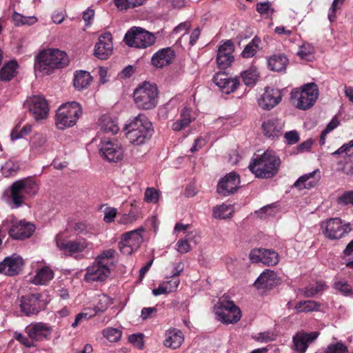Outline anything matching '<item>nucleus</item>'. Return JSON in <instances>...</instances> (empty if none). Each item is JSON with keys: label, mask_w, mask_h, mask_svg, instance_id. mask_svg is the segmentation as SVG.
Returning a JSON list of instances; mask_svg holds the SVG:
<instances>
[{"label": "nucleus", "mask_w": 353, "mask_h": 353, "mask_svg": "<svg viewBox=\"0 0 353 353\" xmlns=\"http://www.w3.org/2000/svg\"><path fill=\"white\" fill-rule=\"evenodd\" d=\"M110 303V300L108 296L103 295L100 296L98 303L94 306V310L96 312H104Z\"/></svg>", "instance_id": "52"}, {"label": "nucleus", "mask_w": 353, "mask_h": 353, "mask_svg": "<svg viewBox=\"0 0 353 353\" xmlns=\"http://www.w3.org/2000/svg\"><path fill=\"white\" fill-rule=\"evenodd\" d=\"M318 96L317 85L314 83H310L303 85L301 90H293L290 93V101L296 108L306 110L314 105Z\"/></svg>", "instance_id": "4"}, {"label": "nucleus", "mask_w": 353, "mask_h": 353, "mask_svg": "<svg viewBox=\"0 0 353 353\" xmlns=\"http://www.w3.org/2000/svg\"><path fill=\"white\" fill-rule=\"evenodd\" d=\"M23 264L22 257L17 254L6 256L0 262V274L9 276H16L21 272Z\"/></svg>", "instance_id": "16"}, {"label": "nucleus", "mask_w": 353, "mask_h": 353, "mask_svg": "<svg viewBox=\"0 0 353 353\" xmlns=\"http://www.w3.org/2000/svg\"><path fill=\"white\" fill-rule=\"evenodd\" d=\"M35 230L34 224L24 220L11 219V228L8 230L9 235L14 239L29 238Z\"/></svg>", "instance_id": "14"}, {"label": "nucleus", "mask_w": 353, "mask_h": 353, "mask_svg": "<svg viewBox=\"0 0 353 353\" xmlns=\"http://www.w3.org/2000/svg\"><path fill=\"white\" fill-rule=\"evenodd\" d=\"M128 340L134 346L138 349H143L144 346L143 334L139 333L131 334L129 336Z\"/></svg>", "instance_id": "51"}, {"label": "nucleus", "mask_w": 353, "mask_h": 353, "mask_svg": "<svg viewBox=\"0 0 353 353\" xmlns=\"http://www.w3.org/2000/svg\"><path fill=\"white\" fill-rule=\"evenodd\" d=\"M177 251L181 254H185L190 251L191 247L187 239H179L176 243Z\"/></svg>", "instance_id": "58"}, {"label": "nucleus", "mask_w": 353, "mask_h": 353, "mask_svg": "<svg viewBox=\"0 0 353 353\" xmlns=\"http://www.w3.org/2000/svg\"><path fill=\"white\" fill-rule=\"evenodd\" d=\"M94 16V11L92 9L88 8L83 13V19L87 23L86 25H89L91 21L93 19Z\"/></svg>", "instance_id": "64"}, {"label": "nucleus", "mask_w": 353, "mask_h": 353, "mask_svg": "<svg viewBox=\"0 0 353 353\" xmlns=\"http://www.w3.org/2000/svg\"><path fill=\"white\" fill-rule=\"evenodd\" d=\"M281 100V94L278 89L266 88L259 99V106L264 110H271Z\"/></svg>", "instance_id": "25"}, {"label": "nucleus", "mask_w": 353, "mask_h": 353, "mask_svg": "<svg viewBox=\"0 0 353 353\" xmlns=\"http://www.w3.org/2000/svg\"><path fill=\"white\" fill-rule=\"evenodd\" d=\"M259 77V73L256 68H250L241 73V78L246 85H252L256 83Z\"/></svg>", "instance_id": "40"}, {"label": "nucleus", "mask_w": 353, "mask_h": 353, "mask_svg": "<svg viewBox=\"0 0 353 353\" xmlns=\"http://www.w3.org/2000/svg\"><path fill=\"white\" fill-rule=\"evenodd\" d=\"M112 34L106 32L99 37V41L94 47V54L101 60H105L112 54Z\"/></svg>", "instance_id": "23"}, {"label": "nucleus", "mask_w": 353, "mask_h": 353, "mask_svg": "<svg viewBox=\"0 0 353 353\" xmlns=\"http://www.w3.org/2000/svg\"><path fill=\"white\" fill-rule=\"evenodd\" d=\"M145 200L149 203H157L159 200V192L153 188H148L145 192Z\"/></svg>", "instance_id": "53"}, {"label": "nucleus", "mask_w": 353, "mask_h": 353, "mask_svg": "<svg viewBox=\"0 0 353 353\" xmlns=\"http://www.w3.org/2000/svg\"><path fill=\"white\" fill-rule=\"evenodd\" d=\"M338 203L344 205H353V191L348 190L344 192L339 198Z\"/></svg>", "instance_id": "54"}, {"label": "nucleus", "mask_w": 353, "mask_h": 353, "mask_svg": "<svg viewBox=\"0 0 353 353\" xmlns=\"http://www.w3.org/2000/svg\"><path fill=\"white\" fill-rule=\"evenodd\" d=\"M192 121L191 110L185 107L181 112L180 119L172 123V128L174 131H180L187 127Z\"/></svg>", "instance_id": "36"}, {"label": "nucleus", "mask_w": 353, "mask_h": 353, "mask_svg": "<svg viewBox=\"0 0 353 353\" xmlns=\"http://www.w3.org/2000/svg\"><path fill=\"white\" fill-rule=\"evenodd\" d=\"M163 345L170 349H177L181 347L184 341L183 332L176 328H172L166 331Z\"/></svg>", "instance_id": "30"}, {"label": "nucleus", "mask_w": 353, "mask_h": 353, "mask_svg": "<svg viewBox=\"0 0 353 353\" xmlns=\"http://www.w3.org/2000/svg\"><path fill=\"white\" fill-rule=\"evenodd\" d=\"M133 96L134 103L138 108L151 110L157 104V87L156 85L144 82L134 90Z\"/></svg>", "instance_id": "5"}, {"label": "nucleus", "mask_w": 353, "mask_h": 353, "mask_svg": "<svg viewBox=\"0 0 353 353\" xmlns=\"http://www.w3.org/2000/svg\"><path fill=\"white\" fill-rule=\"evenodd\" d=\"M124 130L130 142L137 145L145 143L153 134L152 124L144 114L135 117L125 125Z\"/></svg>", "instance_id": "2"}, {"label": "nucleus", "mask_w": 353, "mask_h": 353, "mask_svg": "<svg viewBox=\"0 0 353 353\" xmlns=\"http://www.w3.org/2000/svg\"><path fill=\"white\" fill-rule=\"evenodd\" d=\"M53 277V271L46 266L37 270L36 274L31 279V282L34 285H46Z\"/></svg>", "instance_id": "33"}, {"label": "nucleus", "mask_w": 353, "mask_h": 353, "mask_svg": "<svg viewBox=\"0 0 353 353\" xmlns=\"http://www.w3.org/2000/svg\"><path fill=\"white\" fill-rule=\"evenodd\" d=\"M213 81L225 94L233 92L240 84L239 77L230 78L224 72H217L213 77Z\"/></svg>", "instance_id": "24"}, {"label": "nucleus", "mask_w": 353, "mask_h": 353, "mask_svg": "<svg viewBox=\"0 0 353 353\" xmlns=\"http://www.w3.org/2000/svg\"><path fill=\"white\" fill-rule=\"evenodd\" d=\"M30 112L36 121L44 119L47 117L49 108L46 99L40 95H34L27 101Z\"/></svg>", "instance_id": "15"}, {"label": "nucleus", "mask_w": 353, "mask_h": 353, "mask_svg": "<svg viewBox=\"0 0 353 353\" xmlns=\"http://www.w3.org/2000/svg\"><path fill=\"white\" fill-rule=\"evenodd\" d=\"M41 297L39 293L21 296L19 304L21 311L26 316L37 314L46 306Z\"/></svg>", "instance_id": "13"}, {"label": "nucleus", "mask_w": 353, "mask_h": 353, "mask_svg": "<svg viewBox=\"0 0 353 353\" xmlns=\"http://www.w3.org/2000/svg\"><path fill=\"white\" fill-rule=\"evenodd\" d=\"M240 176L238 174L232 172L222 178L217 185V192L224 196L236 192L239 188Z\"/></svg>", "instance_id": "19"}, {"label": "nucleus", "mask_w": 353, "mask_h": 353, "mask_svg": "<svg viewBox=\"0 0 353 353\" xmlns=\"http://www.w3.org/2000/svg\"><path fill=\"white\" fill-rule=\"evenodd\" d=\"M214 311L216 319L224 324L236 323L241 317L239 307L231 301H219Z\"/></svg>", "instance_id": "10"}, {"label": "nucleus", "mask_w": 353, "mask_h": 353, "mask_svg": "<svg viewBox=\"0 0 353 353\" xmlns=\"http://www.w3.org/2000/svg\"><path fill=\"white\" fill-rule=\"evenodd\" d=\"M123 41L130 47L144 49L155 43L156 37L142 28L134 26L125 33Z\"/></svg>", "instance_id": "7"}, {"label": "nucleus", "mask_w": 353, "mask_h": 353, "mask_svg": "<svg viewBox=\"0 0 353 353\" xmlns=\"http://www.w3.org/2000/svg\"><path fill=\"white\" fill-rule=\"evenodd\" d=\"M334 288L338 290H339L341 293H343L345 296H351L353 294V292L350 285L346 282L343 281H336L334 283Z\"/></svg>", "instance_id": "50"}, {"label": "nucleus", "mask_w": 353, "mask_h": 353, "mask_svg": "<svg viewBox=\"0 0 353 353\" xmlns=\"http://www.w3.org/2000/svg\"><path fill=\"white\" fill-rule=\"evenodd\" d=\"M321 305L314 301H301L298 302L295 305V310L298 312H310L312 311H318Z\"/></svg>", "instance_id": "39"}, {"label": "nucleus", "mask_w": 353, "mask_h": 353, "mask_svg": "<svg viewBox=\"0 0 353 353\" xmlns=\"http://www.w3.org/2000/svg\"><path fill=\"white\" fill-rule=\"evenodd\" d=\"M12 21L16 26L32 25L37 21V19L34 17H25L14 12L12 14Z\"/></svg>", "instance_id": "42"}, {"label": "nucleus", "mask_w": 353, "mask_h": 353, "mask_svg": "<svg viewBox=\"0 0 353 353\" xmlns=\"http://www.w3.org/2000/svg\"><path fill=\"white\" fill-rule=\"evenodd\" d=\"M81 114L79 103L68 102L60 106L56 113L55 123L59 129H65L74 125Z\"/></svg>", "instance_id": "6"}, {"label": "nucleus", "mask_w": 353, "mask_h": 353, "mask_svg": "<svg viewBox=\"0 0 353 353\" xmlns=\"http://www.w3.org/2000/svg\"><path fill=\"white\" fill-rule=\"evenodd\" d=\"M144 228L140 227L134 230L127 232L121 235V241L119 243V248L123 254L130 255L137 250L143 243L142 233Z\"/></svg>", "instance_id": "11"}, {"label": "nucleus", "mask_w": 353, "mask_h": 353, "mask_svg": "<svg viewBox=\"0 0 353 353\" xmlns=\"http://www.w3.org/2000/svg\"><path fill=\"white\" fill-rule=\"evenodd\" d=\"M275 207L273 205L264 206L261 208L259 212H256V213L259 214L261 219L265 218L264 215L272 216L275 214Z\"/></svg>", "instance_id": "59"}, {"label": "nucleus", "mask_w": 353, "mask_h": 353, "mask_svg": "<svg viewBox=\"0 0 353 353\" xmlns=\"http://www.w3.org/2000/svg\"><path fill=\"white\" fill-rule=\"evenodd\" d=\"M326 288L327 286L324 282L319 281L315 283V285H310L306 287L304 290V295L306 297H313Z\"/></svg>", "instance_id": "41"}, {"label": "nucleus", "mask_w": 353, "mask_h": 353, "mask_svg": "<svg viewBox=\"0 0 353 353\" xmlns=\"http://www.w3.org/2000/svg\"><path fill=\"white\" fill-rule=\"evenodd\" d=\"M261 42V39L255 36L251 41L245 46L241 52V56L245 59L253 57L259 50V44Z\"/></svg>", "instance_id": "38"}, {"label": "nucleus", "mask_w": 353, "mask_h": 353, "mask_svg": "<svg viewBox=\"0 0 353 353\" xmlns=\"http://www.w3.org/2000/svg\"><path fill=\"white\" fill-rule=\"evenodd\" d=\"M276 272L267 270L257 278L254 285L257 289L271 288L276 283Z\"/></svg>", "instance_id": "31"}, {"label": "nucleus", "mask_w": 353, "mask_h": 353, "mask_svg": "<svg viewBox=\"0 0 353 353\" xmlns=\"http://www.w3.org/2000/svg\"><path fill=\"white\" fill-rule=\"evenodd\" d=\"M284 137L290 145L295 144L299 140V135L296 131L288 132L285 134Z\"/></svg>", "instance_id": "61"}, {"label": "nucleus", "mask_w": 353, "mask_h": 353, "mask_svg": "<svg viewBox=\"0 0 353 353\" xmlns=\"http://www.w3.org/2000/svg\"><path fill=\"white\" fill-rule=\"evenodd\" d=\"M325 353H348V348L343 343L339 341L328 345Z\"/></svg>", "instance_id": "49"}, {"label": "nucleus", "mask_w": 353, "mask_h": 353, "mask_svg": "<svg viewBox=\"0 0 353 353\" xmlns=\"http://www.w3.org/2000/svg\"><path fill=\"white\" fill-rule=\"evenodd\" d=\"M25 332L34 343L47 339L52 332V327L42 322L32 323L26 327Z\"/></svg>", "instance_id": "22"}, {"label": "nucleus", "mask_w": 353, "mask_h": 353, "mask_svg": "<svg viewBox=\"0 0 353 353\" xmlns=\"http://www.w3.org/2000/svg\"><path fill=\"white\" fill-rule=\"evenodd\" d=\"M256 11L265 18H270L274 12L270 2H260L256 5Z\"/></svg>", "instance_id": "46"}, {"label": "nucleus", "mask_w": 353, "mask_h": 353, "mask_svg": "<svg viewBox=\"0 0 353 353\" xmlns=\"http://www.w3.org/2000/svg\"><path fill=\"white\" fill-rule=\"evenodd\" d=\"M39 190L37 184L32 180H19L10 186V198L14 207L18 208L23 203L25 196H32Z\"/></svg>", "instance_id": "8"}, {"label": "nucleus", "mask_w": 353, "mask_h": 353, "mask_svg": "<svg viewBox=\"0 0 353 353\" xmlns=\"http://www.w3.org/2000/svg\"><path fill=\"white\" fill-rule=\"evenodd\" d=\"M174 57V52L171 48L159 50L152 57V64L157 68H163L169 65Z\"/></svg>", "instance_id": "29"}, {"label": "nucleus", "mask_w": 353, "mask_h": 353, "mask_svg": "<svg viewBox=\"0 0 353 353\" xmlns=\"http://www.w3.org/2000/svg\"><path fill=\"white\" fill-rule=\"evenodd\" d=\"M110 274V269L101 262L94 261V263L88 267L84 276L87 282L105 281Z\"/></svg>", "instance_id": "20"}, {"label": "nucleus", "mask_w": 353, "mask_h": 353, "mask_svg": "<svg viewBox=\"0 0 353 353\" xmlns=\"http://www.w3.org/2000/svg\"><path fill=\"white\" fill-rule=\"evenodd\" d=\"M234 45L230 40H227L219 47L216 63L221 69H225L234 61Z\"/></svg>", "instance_id": "21"}, {"label": "nucleus", "mask_w": 353, "mask_h": 353, "mask_svg": "<svg viewBox=\"0 0 353 353\" xmlns=\"http://www.w3.org/2000/svg\"><path fill=\"white\" fill-rule=\"evenodd\" d=\"M99 125L101 130L106 133L116 134L119 129L117 121L108 114H103L100 117Z\"/></svg>", "instance_id": "34"}, {"label": "nucleus", "mask_w": 353, "mask_h": 353, "mask_svg": "<svg viewBox=\"0 0 353 353\" xmlns=\"http://www.w3.org/2000/svg\"><path fill=\"white\" fill-rule=\"evenodd\" d=\"M137 220V214L130 211L128 214H124L119 219V223L121 224H130Z\"/></svg>", "instance_id": "57"}, {"label": "nucleus", "mask_w": 353, "mask_h": 353, "mask_svg": "<svg viewBox=\"0 0 353 353\" xmlns=\"http://www.w3.org/2000/svg\"><path fill=\"white\" fill-rule=\"evenodd\" d=\"M46 137L43 134H37L31 139V148L36 152H42L46 146Z\"/></svg>", "instance_id": "43"}, {"label": "nucleus", "mask_w": 353, "mask_h": 353, "mask_svg": "<svg viewBox=\"0 0 353 353\" xmlns=\"http://www.w3.org/2000/svg\"><path fill=\"white\" fill-rule=\"evenodd\" d=\"M117 209L114 208H107L104 211L103 221L105 223H111L114 221L117 215Z\"/></svg>", "instance_id": "60"}, {"label": "nucleus", "mask_w": 353, "mask_h": 353, "mask_svg": "<svg viewBox=\"0 0 353 353\" xmlns=\"http://www.w3.org/2000/svg\"><path fill=\"white\" fill-rule=\"evenodd\" d=\"M350 230L349 225H343L340 219L334 218L325 223L323 233L330 239H339Z\"/></svg>", "instance_id": "18"}, {"label": "nucleus", "mask_w": 353, "mask_h": 353, "mask_svg": "<svg viewBox=\"0 0 353 353\" xmlns=\"http://www.w3.org/2000/svg\"><path fill=\"white\" fill-rule=\"evenodd\" d=\"M318 336L317 332L307 334L303 332L297 333L293 337L294 350L299 353H304L309 343H312Z\"/></svg>", "instance_id": "28"}, {"label": "nucleus", "mask_w": 353, "mask_h": 353, "mask_svg": "<svg viewBox=\"0 0 353 353\" xmlns=\"http://www.w3.org/2000/svg\"><path fill=\"white\" fill-rule=\"evenodd\" d=\"M92 81V77L88 72L80 70L77 72L74 79V86L81 90L86 88Z\"/></svg>", "instance_id": "37"}, {"label": "nucleus", "mask_w": 353, "mask_h": 353, "mask_svg": "<svg viewBox=\"0 0 353 353\" xmlns=\"http://www.w3.org/2000/svg\"><path fill=\"white\" fill-rule=\"evenodd\" d=\"M321 179L320 170L316 169L312 172L300 176L294 183L299 190L310 189L315 187Z\"/></svg>", "instance_id": "27"}, {"label": "nucleus", "mask_w": 353, "mask_h": 353, "mask_svg": "<svg viewBox=\"0 0 353 353\" xmlns=\"http://www.w3.org/2000/svg\"><path fill=\"white\" fill-rule=\"evenodd\" d=\"M92 316V314H88L86 312H80L78 314H77L74 321L72 323L71 326L74 328L77 327L83 319L88 320Z\"/></svg>", "instance_id": "62"}, {"label": "nucleus", "mask_w": 353, "mask_h": 353, "mask_svg": "<svg viewBox=\"0 0 353 353\" xmlns=\"http://www.w3.org/2000/svg\"><path fill=\"white\" fill-rule=\"evenodd\" d=\"M280 164L281 160L275 152L267 150L250 162L249 169L258 178L269 179L276 174Z\"/></svg>", "instance_id": "3"}, {"label": "nucleus", "mask_w": 353, "mask_h": 353, "mask_svg": "<svg viewBox=\"0 0 353 353\" xmlns=\"http://www.w3.org/2000/svg\"><path fill=\"white\" fill-rule=\"evenodd\" d=\"M14 339L19 341L21 344L27 347H32L34 346V343L30 338L26 337L21 333L15 332L14 334Z\"/></svg>", "instance_id": "56"}, {"label": "nucleus", "mask_w": 353, "mask_h": 353, "mask_svg": "<svg viewBox=\"0 0 353 353\" xmlns=\"http://www.w3.org/2000/svg\"><path fill=\"white\" fill-rule=\"evenodd\" d=\"M145 0H114L115 5L121 10H127L143 4Z\"/></svg>", "instance_id": "45"}, {"label": "nucleus", "mask_w": 353, "mask_h": 353, "mask_svg": "<svg viewBox=\"0 0 353 353\" xmlns=\"http://www.w3.org/2000/svg\"><path fill=\"white\" fill-rule=\"evenodd\" d=\"M250 259L252 263H262L268 266L278 264L279 256L276 252L270 249L255 248L250 253Z\"/></svg>", "instance_id": "17"}, {"label": "nucleus", "mask_w": 353, "mask_h": 353, "mask_svg": "<svg viewBox=\"0 0 353 353\" xmlns=\"http://www.w3.org/2000/svg\"><path fill=\"white\" fill-rule=\"evenodd\" d=\"M18 64L15 61L6 63L0 70V80L10 81L17 73Z\"/></svg>", "instance_id": "35"}, {"label": "nucleus", "mask_w": 353, "mask_h": 353, "mask_svg": "<svg viewBox=\"0 0 353 353\" xmlns=\"http://www.w3.org/2000/svg\"><path fill=\"white\" fill-rule=\"evenodd\" d=\"M56 245L63 254L73 256L75 259L81 258V253L85 250H92L93 243L88 241L84 238H79L74 240L56 239Z\"/></svg>", "instance_id": "9"}, {"label": "nucleus", "mask_w": 353, "mask_h": 353, "mask_svg": "<svg viewBox=\"0 0 353 353\" xmlns=\"http://www.w3.org/2000/svg\"><path fill=\"white\" fill-rule=\"evenodd\" d=\"M256 339L258 341L262 343H268L270 341H272L274 340V338L273 336L271 335L270 333L261 332L258 334V336L256 337Z\"/></svg>", "instance_id": "63"}, {"label": "nucleus", "mask_w": 353, "mask_h": 353, "mask_svg": "<svg viewBox=\"0 0 353 353\" xmlns=\"http://www.w3.org/2000/svg\"><path fill=\"white\" fill-rule=\"evenodd\" d=\"M288 63V59L283 54H273L268 59V68L275 72L285 70Z\"/></svg>", "instance_id": "32"}, {"label": "nucleus", "mask_w": 353, "mask_h": 353, "mask_svg": "<svg viewBox=\"0 0 353 353\" xmlns=\"http://www.w3.org/2000/svg\"><path fill=\"white\" fill-rule=\"evenodd\" d=\"M345 154V156H350L353 154V139L347 143L344 144L339 149L332 153V155Z\"/></svg>", "instance_id": "55"}, {"label": "nucleus", "mask_w": 353, "mask_h": 353, "mask_svg": "<svg viewBox=\"0 0 353 353\" xmlns=\"http://www.w3.org/2000/svg\"><path fill=\"white\" fill-rule=\"evenodd\" d=\"M283 123L281 119L271 117L262 124L264 135L269 139H274L281 136L283 133Z\"/></svg>", "instance_id": "26"}, {"label": "nucleus", "mask_w": 353, "mask_h": 353, "mask_svg": "<svg viewBox=\"0 0 353 353\" xmlns=\"http://www.w3.org/2000/svg\"><path fill=\"white\" fill-rule=\"evenodd\" d=\"M117 254L116 251L114 249H108L102 252V253L96 258V261H99L103 263L105 265H108L112 264L110 260L114 258L115 254Z\"/></svg>", "instance_id": "47"}, {"label": "nucleus", "mask_w": 353, "mask_h": 353, "mask_svg": "<svg viewBox=\"0 0 353 353\" xmlns=\"http://www.w3.org/2000/svg\"><path fill=\"white\" fill-rule=\"evenodd\" d=\"M103 334L110 342H117L120 340L122 333L118 329L108 327L103 331Z\"/></svg>", "instance_id": "48"}, {"label": "nucleus", "mask_w": 353, "mask_h": 353, "mask_svg": "<svg viewBox=\"0 0 353 353\" xmlns=\"http://www.w3.org/2000/svg\"><path fill=\"white\" fill-rule=\"evenodd\" d=\"M232 213L231 206L230 205L222 204L216 206L213 210V216L215 218L224 219L230 216Z\"/></svg>", "instance_id": "44"}, {"label": "nucleus", "mask_w": 353, "mask_h": 353, "mask_svg": "<svg viewBox=\"0 0 353 353\" xmlns=\"http://www.w3.org/2000/svg\"><path fill=\"white\" fill-rule=\"evenodd\" d=\"M69 62L67 54L58 49H48L41 52L36 59L35 69L43 75L51 74L54 69L65 67Z\"/></svg>", "instance_id": "1"}, {"label": "nucleus", "mask_w": 353, "mask_h": 353, "mask_svg": "<svg viewBox=\"0 0 353 353\" xmlns=\"http://www.w3.org/2000/svg\"><path fill=\"white\" fill-rule=\"evenodd\" d=\"M99 154L109 162L117 163L122 160L123 150L116 141L103 139L99 144Z\"/></svg>", "instance_id": "12"}]
</instances>
